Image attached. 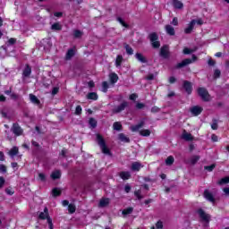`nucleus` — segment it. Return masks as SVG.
<instances>
[{
    "label": "nucleus",
    "mask_w": 229,
    "mask_h": 229,
    "mask_svg": "<svg viewBox=\"0 0 229 229\" xmlns=\"http://www.w3.org/2000/svg\"><path fill=\"white\" fill-rule=\"evenodd\" d=\"M97 140L104 155H112V153L110 152V148L106 147V142L105 141V139H103V136H101V134L97 135Z\"/></svg>",
    "instance_id": "obj_1"
},
{
    "label": "nucleus",
    "mask_w": 229,
    "mask_h": 229,
    "mask_svg": "<svg viewBox=\"0 0 229 229\" xmlns=\"http://www.w3.org/2000/svg\"><path fill=\"white\" fill-rule=\"evenodd\" d=\"M197 58L198 57L195 55H193L192 59L186 58V59L182 60L181 63H178L175 65V69H183V67H187V65H191V64H192V62L197 60Z\"/></svg>",
    "instance_id": "obj_2"
},
{
    "label": "nucleus",
    "mask_w": 229,
    "mask_h": 229,
    "mask_svg": "<svg viewBox=\"0 0 229 229\" xmlns=\"http://www.w3.org/2000/svg\"><path fill=\"white\" fill-rule=\"evenodd\" d=\"M148 38L152 43V47H154V49H158V47H160V41H158V34L153 32L149 34Z\"/></svg>",
    "instance_id": "obj_3"
},
{
    "label": "nucleus",
    "mask_w": 229,
    "mask_h": 229,
    "mask_svg": "<svg viewBox=\"0 0 229 229\" xmlns=\"http://www.w3.org/2000/svg\"><path fill=\"white\" fill-rule=\"evenodd\" d=\"M130 106V102L123 100L119 106L113 109V114H121Z\"/></svg>",
    "instance_id": "obj_4"
},
{
    "label": "nucleus",
    "mask_w": 229,
    "mask_h": 229,
    "mask_svg": "<svg viewBox=\"0 0 229 229\" xmlns=\"http://www.w3.org/2000/svg\"><path fill=\"white\" fill-rule=\"evenodd\" d=\"M11 131H13L15 137H21V135L24 133V130H22V127H21L17 123H13Z\"/></svg>",
    "instance_id": "obj_5"
},
{
    "label": "nucleus",
    "mask_w": 229,
    "mask_h": 229,
    "mask_svg": "<svg viewBox=\"0 0 229 229\" xmlns=\"http://www.w3.org/2000/svg\"><path fill=\"white\" fill-rule=\"evenodd\" d=\"M197 214L199 215V217H200L201 221L204 223H210V215L207 214L203 208H199L197 210Z\"/></svg>",
    "instance_id": "obj_6"
},
{
    "label": "nucleus",
    "mask_w": 229,
    "mask_h": 229,
    "mask_svg": "<svg viewBox=\"0 0 229 229\" xmlns=\"http://www.w3.org/2000/svg\"><path fill=\"white\" fill-rule=\"evenodd\" d=\"M198 94L201 98L202 101H210V95L205 88H199Z\"/></svg>",
    "instance_id": "obj_7"
},
{
    "label": "nucleus",
    "mask_w": 229,
    "mask_h": 229,
    "mask_svg": "<svg viewBox=\"0 0 229 229\" xmlns=\"http://www.w3.org/2000/svg\"><path fill=\"white\" fill-rule=\"evenodd\" d=\"M142 167H144V165H142V163L139 161L132 162L131 165V171H132L133 173H139V171H140Z\"/></svg>",
    "instance_id": "obj_8"
},
{
    "label": "nucleus",
    "mask_w": 229,
    "mask_h": 229,
    "mask_svg": "<svg viewBox=\"0 0 229 229\" xmlns=\"http://www.w3.org/2000/svg\"><path fill=\"white\" fill-rule=\"evenodd\" d=\"M159 55L165 59L169 58V46L167 45L163 46L160 48Z\"/></svg>",
    "instance_id": "obj_9"
},
{
    "label": "nucleus",
    "mask_w": 229,
    "mask_h": 229,
    "mask_svg": "<svg viewBox=\"0 0 229 229\" xmlns=\"http://www.w3.org/2000/svg\"><path fill=\"white\" fill-rule=\"evenodd\" d=\"M203 196L208 201L213 203V205L216 204V198H214V195L212 194V192H209L208 190L204 191Z\"/></svg>",
    "instance_id": "obj_10"
},
{
    "label": "nucleus",
    "mask_w": 229,
    "mask_h": 229,
    "mask_svg": "<svg viewBox=\"0 0 229 229\" xmlns=\"http://www.w3.org/2000/svg\"><path fill=\"white\" fill-rule=\"evenodd\" d=\"M184 90L187 92V94L191 95L192 94V83L189 81H184L182 85Z\"/></svg>",
    "instance_id": "obj_11"
},
{
    "label": "nucleus",
    "mask_w": 229,
    "mask_h": 229,
    "mask_svg": "<svg viewBox=\"0 0 229 229\" xmlns=\"http://www.w3.org/2000/svg\"><path fill=\"white\" fill-rule=\"evenodd\" d=\"M190 112L192 114V115L198 116L203 112V107L199 106H194L190 109Z\"/></svg>",
    "instance_id": "obj_12"
},
{
    "label": "nucleus",
    "mask_w": 229,
    "mask_h": 229,
    "mask_svg": "<svg viewBox=\"0 0 229 229\" xmlns=\"http://www.w3.org/2000/svg\"><path fill=\"white\" fill-rule=\"evenodd\" d=\"M38 219L46 220L51 219V216H49V209L47 208H44V212H40L38 216Z\"/></svg>",
    "instance_id": "obj_13"
},
{
    "label": "nucleus",
    "mask_w": 229,
    "mask_h": 229,
    "mask_svg": "<svg viewBox=\"0 0 229 229\" xmlns=\"http://www.w3.org/2000/svg\"><path fill=\"white\" fill-rule=\"evenodd\" d=\"M194 26H196V20H192L189 23L188 28L184 30V33H186V35H191V33H192V30H194Z\"/></svg>",
    "instance_id": "obj_14"
},
{
    "label": "nucleus",
    "mask_w": 229,
    "mask_h": 229,
    "mask_svg": "<svg viewBox=\"0 0 229 229\" xmlns=\"http://www.w3.org/2000/svg\"><path fill=\"white\" fill-rule=\"evenodd\" d=\"M165 30L167 33V35H170V37H174L176 35V31L174 30V27L172 25H165Z\"/></svg>",
    "instance_id": "obj_15"
},
{
    "label": "nucleus",
    "mask_w": 229,
    "mask_h": 229,
    "mask_svg": "<svg viewBox=\"0 0 229 229\" xmlns=\"http://www.w3.org/2000/svg\"><path fill=\"white\" fill-rule=\"evenodd\" d=\"M22 76L23 78H30V76H31V66H30V64L25 65L22 72Z\"/></svg>",
    "instance_id": "obj_16"
},
{
    "label": "nucleus",
    "mask_w": 229,
    "mask_h": 229,
    "mask_svg": "<svg viewBox=\"0 0 229 229\" xmlns=\"http://www.w3.org/2000/svg\"><path fill=\"white\" fill-rule=\"evenodd\" d=\"M145 124H146V122L141 121L140 123L131 126L130 130L132 131H139V130H140V128H144Z\"/></svg>",
    "instance_id": "obj_17"
},
{
    "label": "nucleus",
    "mask_w": 229,
    "mask_h": 229,
    "mask_svg": "<svg viewBox=\"0 0 229 229\" xmlns=\"http://www.w3.org/2000/svg\"><path fill=\"white\" fill-rule=\"evenodd\" d=\"M74 55H76V51L74 50V48L68 49V51L65 55V60H72V56H74Z\"/></svg>",
    "instance_id": "obj_18"
},
{
    "label": "nucleus",
    "mask_w": 229,
    "mask_h": 229,
    "mask_svg": "<svg viewBox=\"0 0 229 229\" xmlns=\"http://www.w3.org/2000/svg\"><path fill=\"white\" fill-rule=\"evenodd\" d=\"M182 139H183L184 140H187V141L194 140V138L192 137V134L188 133L187 131H183L182 135Z\"/></svg>",
    "instance_id": "obj_19"
},
{
    "label": "nucleus",
    "mask_w": 229,
    "mask_h": 229,
    "mask_svg": "<svg viewBox=\"0 0 229 229\" xmlns=\"http://www.w3.org/2000/svg\"><path fill=\"white\" fill-rule=\"evenodd\" d=\"M119 176L122 180H130V178H131V174H130V172L123 171L119 173Z\"/></svg>",
    "instance_id": "obj_20"
},
{
    "label": "nucleus",
    "mask_w": 229,
    "mask_h": 229,
    "mask_svg": "<svg viewBox=\"0 0 229 229\" xmlns=\"http://www.w3.org/2000/svg\"><path fill=\"white\" fill-rule=\"evenodd\" d=\"M135 57L139 60V62H141V64H148V59L142 54L137 53Z\"/></svg>",
    "instance_id": "obj_21"
},
{
    "label": "nucleus",
    "mask_w": 229,
    "mask_h": 229,
    "mask_svg": "<svg viewBox=\"0 0 229 229\" xmlns=\"http://www.w3.org/2000/svg\"><path fill=\"white\" fill-rule=\"evenodd\" d=\"M30 100L31 101V103H33L34 105H38V106H39L40 105V100L38 99V98H37V96L33 95V94H30Z\"/></svg>",
    "instance_id": "obj_22"
},
{
    "label": "nucleus",
    "mask_w": 229,
    "mask_h": 229,
    "mask_svg": "<svg viewBox=\"0 0 229 229\" xmlns=\"http://www.w3.org/2000/svg\"><path fill=\"white\" fill-rule=\"evenodd\" d=\"M52 180H59L62 176V172L60 170H56L51 174Z\"/></svg>",
    "instance_id": "obj_23"
},
{
    "label": "nucleus",
    "mask_w": 229,
    "mask_h": 229,
    "mask_svg": "<svg viewBox=\"0 0 229 229\" xmlns=\"http://www.w3.org/2000/svg\"><path fill=\"white\" fill-rule=\"evenodd\" d=\"M110 205V199H101L99 201V207L105 208Z\"/></svg>",
    "instance_id": "obj_24"
},
{
    "label": "nucleus",
    "mask_w": 229,
    "mask_h": 229,
    "mask_svg": "<svg viewBox=\"0 0 229 229\" xmlns=\"http://www.w3.org/2000/svg\"><path fill=\"white\" fill-rule=\"evenodd\" d=\"M98 93L96 92H89L87 95V99H91L93 101H98Z\"/></svg>",
    "instance_id": "obj_25"
},
{
    "label": "nucleus",
    "mask_w": 229,
    "mask_h": 229,
    "mask_svg": "<svg viewBox=\"0 0 229 229\" xmlns=\"http://www.w3.org/2000/svg\"><path fill=\"white\" fill-rule=\"evenodd\" d=\"M109 80L111 83H117V81H119V76L116 73H111L109 75Z\"/></svg>",
    "instance_id": "obj_26"
},
{
    "label": "nucleus",
    "mask_w": 229,
    "mask_h": 229,
    "mask_svg": "<svg viewBox=\"0 0 229 229\" xmlns=\"http://www.w3.org/2000/svg\"><path fill=\"white\" fill-rule=\"evenodd\" d=\"M173 4L174 8H177L178 10H182V8H183V4L180 0H174Z\"/></svg>",
    "instance_id": "obj_27"
},
{
    "label": "nucleus",
    "mask_w": 229,
    "mask_h": 229,
    "mask_svg": "<svg viewBox=\"0 0 229 229\" xmlns=\"http://www.w3.org/2000/svg\"><path fill=\"white\" fill-rule=\"evenodd\" d=\"M51 30L53 31H62V25L58 22H55L51 26Z\"/></svg>",
    "instance_id": "obj_28"
},
{
    "label": "nucleus",
    "mask_w": 229,
    "mask_h": 229,
    "mask_svg": "<svg viewBox=\"0 0 229 229\" xmlns=\"http://www.w3.org/2000/svg\"><path fill=\"white\" fill-rule=\"evenodd\" d=\"M118 139L122 142H127V143L130 142V138L126 137V135H124V133H120L118 135Z\"/></svg>",
    "instance_id": "obj_29"
},
{
    "label": "nucleus",
    "mask_w": 229,
    "mask_h": 229,
    "mask_svg": "<svg viewBox=\"0 0 229 229\" xmlns=\"http://www.w3.org/2000/svg\"><path fill=\"white\" fill-rule=\"evenodd\" d=\"M9 155L13 157H15V155H19V148L13 147V148H11V150L9 151Z\"/></svg>",
    "instance_id": "obj_30"
},
{
    "label": "nucleus",
    "mask_w": 229,
    "mask_h": 229,
    "mask_svg": "<svg viewBox=\"0 0 229 229\" xmlns=\"http://www.w3.org/2000/svg\"><path fill=\"white\" fill-rule=\"evenodd\" d=\"M140 135H141V137H149V135H151V131L148 129L141 130L140 131Z\"/></svg>",
    "instance_id": "obj_31"
},
{
    "label": "nucleus",
    "mask_w": 229,
    "mask_h": 229,
    "mask_svg": "<svg viewBox=\"0 0 229 229\" xmlns=\"http://www.w3.org/2000/svg\"><path fill=\"white\" fill-rule=\"evenodd\" d=\"M134 196L137 198V199H144V196L142 195V191L141 190H137L134 191Z\"/></svg>",
    "instance_id": "obj_32"
},
{
    "label": "nucleus",
    "mask_w": 229,
    "mask_h": 229,
    "mask_svg": "<svg viewBox=\"0 0 229 229\" xmlns=\"http://www.w3.org/2000/svg\"><path fill=\"white\" fill-rule=\"evenodd\" d=\"M114 130H116V131H121L123 130V124H121V122H115L113 124Z\"/></svg>",
    "instance_id": "obj_33"
},
{
    "label": "nucleus",
    "mask_w": 229,
    "mask_h": 229,
    "mask_svg": "<svg viewBox=\"0 0 229 229\" xmlns=\"http://www.w3.org/2000/svg\"><path fill=\"white\" fill-rule=\"evenodd\" d=\"M52 194L54 196V198H56L58 196H61L62 195V190L58 189V188H54L52 190Z\"/></svg>",
    "instance_id": "obj_34"
},
{
    "label": "nucleus",
    "mask_w": 229,
    "mask_h": 229,
    "mask_svg": "<svg viewBox=\"0 0 229 229\" xmlns=\"http://www.w3.org/2000/svg\"><path fill=\"white\" fill-rule=\"evenodd\" d=\"M173 164H174V157L173 156H169L166 159H165V165H173Z\"/></svg>",
    "instance_id": "obj_35"
},
{
    "label": "nucleus",
    "mask_w": 229,
    "mask_h": 229,
    "mask_svg": "<svg viewBox=\"0 0 229 229\" xmlns=\"http://www.w3.org/2000/svg\"><path fill=\"white\" fill-rule=\"evenodd\" d=\"M124 49L126 50L127 55H133V48L128 44H124Z\"/></svg>",
    "instance_id": "obj_36"
},
{
    "label": "nucleus",
    "mask_w": 229,
    "mask_h": 229,
    "mask_svg": "<svg viewBox=\"0 0 229 229\" xmlns=\"http://www.w3.org/2000/svg\"><path fill=\"white\" fill-rule=\"evenodd\" d=\"M199 158H200L199 156H192V157H191V164L192 165H195V164H198Z\"/></svg>",
    "instance_id": "obj_37"
},
{
    "label": "nucleus",
    "mask_w": 229,
    "mask_h": 229,
    "mask_svg": "<svg viewBox=\"0 0 229 229\" xmlns=\"http://www.w3.org/2000/svg\"><path fill=\"white\" fill-rule=\"evenodd\" d=\"M68 211L70 214H74L76 212V206L74 204H69Z\"/></svg>",
    "instance_id": "obj_38"
},
{
    "label": "nucleus",
    "mask_w": 229,
    "mask_h": 229,
    "mask_svg": "<svg viewBox=\"0 0 229 229\" xmlns=\"http://www.w3.org/2000/svg\"><path fill=\"white\" fill-rule=\"evenodd\" d=\"M121 64H123V55H117L115 60L116 67H121Z\"/></svg>",
    "instance_id": "obj_39"
},
{
    "label": "nucleus",
    "mask_w": 229,
    "mask_h": 229,
    "mask_svg": "<svg viewBox=\"0 0 229 229\" xmlns=\"http://www.w3.org/2000/svg\"><path fill=\"white\" fill-rule=\"evenodd\" d=\"M116 21L118 22H120V24H122V26H123V28H130V25H128L126 22H124V20H123V18L117 17Z\"/></svg>",
    "instance_id": "obj_40"
},
{
    "label": "nucleus",
    "mask_w": 229,
    "mask_h": 229,
    "mask_svg": "<svg viewBox=\"0 0 229 229\" xmlns=\"http://www.w3.org/2000/svg\"><path fill=\"white\" fill-rule=\"evenodd\" d=\"M214 80H217V78H221V70L216 69L213 74Z\"/></svg>",
    "instance_id": "obj_41"
},
{
    "label": "nucleus",
    "mask_w": 229,
    "mask_h": 229,
    "mask_svg": "<svg viewBox=\"0 0 229 229\" xmlns=\"http://www.w3.org/2000/svg\"><path fill=\"white\" fill-rule=\"evenodd\" d=\"M133 212V208H128L123 210L122 214L123 216H128Z\"/></svg>",
    "instance_id": "obj_42"
},
{
    "label": "nucleus",
    "mask_w": 229,
    "mask_h": 229,
    "mask_svg": "<svg viewBox=\"0 0 229 229\" xmlns=\"http://www.w3.org/2000/svg\"><path fill=\"white\" fill-rule=\"evenodd\" d=\"M226 183H229V177H224L218 181V185H225Z\"/></svg>",
    "instance_id": "obj_43"
},
{
    "label": "nucleus",
    "mask_w": 229,
    "mask_h": 229,
    "mask_svg": "<svg viewBox=\"0 0 229 229\" xmlns=\"http://www.w3.org/2000/svg\"><path fill=\"white\" fill-rule=\"evenodd\" d=\"M89 126H91V128H96V126H98V121H96V119L94 118H89Z\"/></svg>",
    "instance_id": "obj_44"
},
{
    "label": "nucleus",
    "mask_w": 229,
    "mask_h": 229,
    "mask_svg": "<svg viewBox=\"0 0 229 229\" xmlns=\"http://www.w3.org/2000/svg\"><path fill=\"white\" fill-rule=\"evenodd\" d=\"M82 36H83V32H81V30H74L73 37L75 38H81V37H82Z\"/></svg>",
    "instance_id": "obj_45"
},
{
    "label": "nucleus",
    "mask_w": 229,
    "mask_h": 229,
    "mask_svg": "<svg viewBox=\"0 0 229 229\" xmlns=\"http://www.w3.org/2000/svg\"><path fill=\"white\" fill-rule=\"evenodd\" d=\"M211 128H212V130H217L219 128V125L217 124V120L216 119L212 120Z\"/></svg>",
    "instance_id": "obj_46"
},
{
    "label": "nucleus",
    "mask_w": 229,
    "mask_h": 229,
    "mask_svg": "<svg viewBox=\"0 0 229 229\" xmlns=\"http://www.w3.org/2000/svg\"><path fill=\"white\" fill-rule=\"evenodd\" d=\"M102 92H108V82H102Z\"/></svg>",
    "instance_id": "obj_47"
},
{
    "label": "nucleus",
    "mask_w": 229,
    "mask_h": 229,
    "mask_svg": "<svg viewBox=\"0 0 229 229\" xmlns=\"http://www.w3.org/2000/svg\"><path fill=\"white\" fill-rule=\"evenodd\" d=\"M206 171H208L209 173H212L214 169H216V164H213L211 165H207L204 167Z\"/></svg>",
    "instance_id": "obj_48"
},
{
    "label": "nucleus",
    "mask_w": 229,
    "mask_h": 229,
    "mask_svg": "<svg viewBox=\"0 0 229 229\" xmlns=\"http://www.w3.org/2000/svg\"><path fill=\"white\" fill-rule=\"evenodd\" d=\"M82 108L81 106H77L75 108V115H81Z\"/></svg>",
    "instance_id": "obj_49"
},
{
    "label": "nucleus",
    "mask_w": 229,
    "mask_h": 229,
    "mask_svg": "<svg viewBox=\"0 0 229 229\" xmlns=\"http://www.w3.org/2000/svg\"><path fill=\"white\" fill-rule=\"evenodd\" d=\"M38 179L40 180V182H46V174L43 173H39L38 174Z\"/></svg>",
    "instance_id": "obj_50"
},
{
    "label": "nucleus",
    "mask_w": 229,
    "mask_h": 229,
    "mask_svg": "<svg viewBox=\"0 0 229 229\" xmlns=\"http://www.w3.org/2000/svg\"><path fill=\"white\" fill-rule=\"evenodd\" d=\"M17 42V39L15 38H11L9 40H8V44L9 46H13L14 44H16Z\"/></svg>",
    "instance_id": "obj_51"
},
{
    "label": "nucleus",
    "mask_w": 229,
    "mask_h": 229,
    "mask_svg": "<svg viewBox=\"0 0 229 229\" xmlns=\"http://www.w3.org/2000/svg\"><path fill=\"white\" fill-rule=\"evenodd\" d=\"M5 180L4 177L0 176V189H3V187H4V183H5Z\"/></svg>",
    "instance_id": "obj_52"
},
{
    "label": "nucleus",
    "mask_w": 229,
    "mask_h": 229,
    "mask_svg": "<svg viewBox=\"0 0 229 229\" xmlns=\"http://www.w3.org/2000/svg\"><path fill=\"white\" fill-rule=\"evenodd\" d=\"M146 106V105H144L143 103H137L136 104V108L138 110H142V108H144Z\"/></svg>",
    "instance_id": "obj_53"
},
{
    "label": "nucleus",
    "mask_w": 229,
    "mask_h": 229,
    "mask_svg": "<svg viewBox=\"0 0 229 229\" xmlns=\"http://www.w3.org/2000/svg\"><path fill=\"white\" fill-rule=\"evenodd\" d=\"M59 90H60V88H58V87L53 88L52 96H56V94L59 92Z\"/></svg>",
    "instance_id": "obj_54"
},
{
    "label": "nucleus",
    "mask_w": 229,
    "mask_h": 229,
    "mask_svg": "<svg viewBox=\"0 0 229 229\" xmlns=\"http://www.w3.org/2000/svg\"><path fill=\"white\" fill-rule=\"evenodd\" d=\"M156 228H157V229H163L164 228V224L162 223V221H158L156 224Z\"/></svg>",
    "instance_id": "obj_55"
},
{
    "label": "nucleus",
    "mask_w": 229,
    "mask_h": 229,
    "mask_svg": "<svg viewBox=\"0 0 229 229\" xmlns=\"http://www.w3.org/2000/svg\"><path fill=\"white\" fill-rule=\"evenodd\" d=\"M146 80H148V81H151L155 80V75L153 73H150L146 76Z\"/></svg>",
    "instance_id": "obj_56"
},
{
    "label": "nucleus",
    "mask_w": 229,
    "mask_h": 229,
    "mask_svg": "<svg viewBox=\"0 0 229 229\" xmlns=\"http://www.w3.org/2000/svg\"><path fill=\"white\" fill-rule=\"evenodd\" d=\"M208 65H209L210 67H214V65H216V61L214 59H209L208 61Z\"/></svg>",
    "instance_id": "obj_57"
},
{
    "label": "nucleus",
    "mask_w": 229,
    "mask_h": 229,
    "mask_svg": "<svg viewBox=\"0 0 229 229\" xmlns=\"http://www.w3.org/2000/svg\"><path fill=\"white\" fill-rule=\"evenodd\" d=\"M151 112L152 114H157V112H160V107L153 106Z\"/></svg>",
    "instance_id": "obj_58"
},
{
    "label": "nucleus",
    "mask_w": 229,
    "mask_h": 229,
    "mask_svg": "<svg viewBox=\"0 0 229 229\" xmlns=\"http://www.w3.org/2000/svg\"><path fill=\"white\" fill-rule=\"evenodd\" d=\"M137 98H138L137 94L132 93L130 95L129 99H131V101H135V99H137Z\"/></svg>",
    "instance_id": "obj_59"
},
{
    "label": "nucleus",
    "mask_w": 229,
    "mask_h": 229,
    "mask_svg": "<svg viewBox=\"0 0 229 229\" xmlns=\"http://www.w3.org/2000/svg\"><path fill=\"white\" fill-rule=\"evenodd\" d=\"M171 24H172L173 26H178V18H177V17H174V18L173 19V21H171Z\"/></svg>",
    "instance_id": "obj_60"
},
{
    "label": "nucleus",
    "mask_w": 229,
    "mask_h": 229,
    "mask_svg": "<svg viewBox=\"0 0 229 229\" xmlns=\"http://www.w3.org/2000/svg\"><path fill=\"white\" fill-rule=\"evenodd\" d=\"M48 227L49 229H53V219L47 218Z\"/></svg>",
    "instance_id": "obj_61"
},
{
    "label": "nucleus",
    "mask_w": 229,
    "mask_h": 229,
    "mask_svg": "<svg viewBox=\"0 0 229 229\" xmlns=\"http://www.w3.org/2000/svg\"><path fill=\"white\" fill-rule=\"evenodd\" d=\"M0 173H6V165H0Z\"/></svg>",
    "instance_id": "obj_62"
},
{
    "label": "nucleus",
    "mask_w": 229,
    "mask_h": 229,
    "mask_svg": "<svg viewBox=\"0 0 229 229\" xmlns=\"http://www.w3.org/2000/svg\"><path fill=\"white\" fill-rule=\"evenodd\" d=\"M191 53H192V50H191L190 48L185 47L183 49V54L184 55H191Z\"/></svg>",
    "instance_id": "obj_63"
},
{
    "label": "nucleus",
    "mask_w": 229,
    "mask_h": 229,
    "mask_svg": "<svg viewBox=\"0 0 229 229\" xmlns=\"http://www.w3.org/2000/svg\"><path fill=\"white\" fill-rule=\"evenodd\" d=\"M11 99H14L16 101V99H19V95L15 93H12Z\"/></svg>",
    "instance_id": "obj_64"
}]
</instances>
